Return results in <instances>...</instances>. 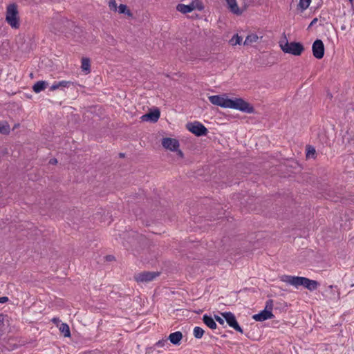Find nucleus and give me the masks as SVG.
<instances>
[{
	"label": "nucleus",
	"mask_w": 354,
	"mask_h": 354,
	"mask_svg": "<svg viewBox=\"0 0 354 354\" xmlns=\"http://www.w3.org/2000/svg\"><path fill=\"white\" fill-rule=\"evenodd\" d=\"M279 46L285 53L299 56L304 50L303 44L300 42L292 41L288 42L286 35H284V40L279 41Z\"/></svg>",
	"instance_id": "f257e3e1"
},
{
	"label": "nucleus",
	"mask_w": 354,
	"mask_h": 354,
	"mask_svg": "<svg viewBox=\"0 0 354 354\" xmlns=\"http://www.w3.org/2000/svg\"><path fill=\"white\" fill-rule=\"evenodd\" d=\"M6 21L12 28H19V16L16 3H10L7 6Z\"/></svg>",
	"instance_id": "f03ea898"
},
{
	"label": "nucleus",
	"mask_w": 354,
	"mask_h": 354,
	"mask_svg": "<svg viewBox=\"0 0 354 354\" xmlns=\"http://www.w3.org/2000/svg\"><path fill=\"white\" fill-rule=\"evenodd\" d=\"M229 108L239 110L247 113H254V106L248 102L245 101L243 98L230 99Z\"/></svg>",
	"instance_id": "7ed1b4c3"
},
{
	"label": "nucleus",
	"mask_w": 354,
	"mask_h": 354,
	"mask_svg": "<svg viewBox=\"0 0 354 354\" xmlns=\"http://www.w3.org/2000/svg\"><path fill=\"white\" fill-rule=\"evenodd\" d=\"M308 279V278L304 277L291 275H283L281 277L282 281L292 285L296 288H298L299 286H303L306 288Z\"/></svg>",
	"instance_id": "20e7f679"
},
{
	"label": "nucleus",
	"mask_w": 354,
	"mask_h": 354,
	"mask_svg": "<svg viewBox=\"0 0 354 354\" xmlns=\"http://www.w3.org/2000/svg\"><path fill=\"white\" fill-rule=\"evenodd\" d=\"M186 128L198 137L206 136L208 133L207 129L198 121L188 122L186 124Z\"/></svg>",
	"instance_id": "39448f33"
},
{
	"label": "nucleus",
	"mask_w": 354,
	"mask_h": 354,
	"mask_svg": "<svg viewBox=\"0 0 354 354\" xmlns=\"http://www.w3.org/2000/svg\"><path fill=\"white\" fill-rule=\"evenodd\" d=\"M158 272L145 271L134 275V279L138 283H147L153 281L156 277L159 276Z\"/></svg>",
	"instance_id": "423d86ee"
},
{
	"label": "nucleus",
	"mask_w": 354,
	"mask_h": 354,
	"mask_svg": "<svg viewBox=\"0 0 354 354\" xmlns=\"http://www.w3.org/2000/svg\"><path fill=\"white\" fill-rule=\"evenodd\" d=\"M209 102L214 105L219 106L223 108H229L230 103V98H228L226 95H216L209 97Z\"/></svg>",
	"instance_id": "0eeeda50"
},
{
	"label": "nucleus",
	"mask_w": 354,
	"mask_h": 354,
	"mask_svg": "<svg viewBox=\"0 0 354 354\" xmlns=\"http://www.w3.org/2000/svg\"><path fill=\"white\" fill-rule=\"evenodd\" d=\"M222 317L225 319L227 324L235 330L243 333V329L239 326L235 315L231 312H225L221 313Z\"/></svg>",
	"instance_id": "6e6552de"
},
{
	"label": "nucleus",
	"mask_w": 354,
	"mask_h": 354,
	"mask_svg": "<svg viewBox=\"0 0 354 354\" xmlns=\"http://www.w3.org/2000/svg\"><path fill=\"white\" fill-rule=\"evenodd\" d=\"M313 55V56L320 59L323 58L324 55V45L323 41L321 39H316L312 46Z\"/></svg>",
	"instance_id": "1a4fd4ad"
},
{
	"label": "nucleus",
	"mask_w": 354,
	"mask_h": 354,
	"mask_svg": "<svg viewBox=\"0 0 354 354\" xmlns=\"http://www.w3.org/2000/svg\"><path fill=\"white\" fill-rule=\"evenodd\" d=\"M162 145L166 149L177 151L179 148V141L175 138H164L162 140Z\"/></svg>",
	"instance_id": "9d476101"
},
{
	"label": "nucleus",
	"mask_w": 354,
	"mask_h": 354,
	"mask_svg": "<svg viewBox=\"0 0 354 354\" xmlns=\"http://www.w3.org/2000/svg\"><path fill=\"white\" fill-rule=\"evenodd\" d=\"M160 116V112L158 109H156L153 111H150L146 114L142 116V120L143 121H150L152 122H156L158 120Z\"/></svg>",
	"instance_id": "9b49d317"
},
{
	"label": "nucleus",
	"mask_w": 354,
	"mask_h": 354,
	"mask_svg": "<svg viewBox=\"0 0 354 354\" xmlns=\"http://www.w3.org/2000/svg\"><path fill=\"white\" fill-rule=\"evenodd\" d=\"M274 317L272 313L267 309H264L257 314L252 316V318L257 322H263Z\"/></svg>",
	"instance_id": "f8f14e48"
},
{
	"label": "nucleus",
	"mask_w": 354,
	"mask_h": 354,
	"mask_svg": "<svg viewBox=\"0 0 354 354\" xmlns=\"http://www.w3.org/2000/svg\"><path fill=\"white\" fill-rule=\"evenodd\" d=\"M183 337V333L180 331H176L171 333L167 337V340H169L174 345H180Z\"/></svg>",
	"instance_id": "ddd939ff"
},
{
	"label": "nucleus",
	"mask_w": 354,
	"mask_h": 354,
	"mask_svg": "<svg viewBox=\"0 0 354 354\" xmlns=\"http://www.w3.org/2000/svg\"><path fill=\"white\" fill-rule=\"evenodd\" d=\"M203 322H204V324L208 326L209 328L214 330V329H216L217 328V324L214 320V319H213L212 317V316L210 315H208L207 314L204 315L203 316Z\"/></svg>",
	"instance_id": "4468645a"
},
{
	"label": "nucleus",
	"mask_w": 354,
	"mask_h": 354,
	"mask_svg": "<svg viewBox=\"0 0 354 354\" xmlns=\"http://www.w3.org/2000/svg\"><path fill=\"white\" fill-rule=\"evenodd\" d=\"M194 8L195 6L194 5V3H192L189 5L179 3L176 7L177 10L183 14L191 12L194 10Z\"/></svg>",
	"instance_id": "2eb2a0df"
},
{
	"label": "nucleus",
	"mask_w": 354,
	"mask_h": 354,
	"mask_svg": "<svg viewBox=\"0 0 354 354\" xmlns=\"http://www.w3.org/2000/svg\"><path fill=\"white\" fill-rule=\"evenodd\" d=\"M47 86L48 83L46 81H38L33 85L32 90L35 93H39L44 91Z\"/></svg>",
	"instance_id": "dca6fc26"
},
{
	"label": "nucleus",
	"mask_w": 354,
	"mask_h": 354,
	"mask_svg": "<svg viewBox=\"0 0 354 354\" xmlns=\"http://www.w3.org/2000/svg\"><path fill=\"white\" fill-rule=\"evenodd\" d=\"M227 4L229 5V7L230 8V10L236 15H241L242 12L239 8L236 0H226Z\"/></svg>",
	"instance_id": "f3484780"
},
{
	"label": "nucleus",
	"mask_w": 354,
	"mask_h": 354,
	"mask_svg": "<svg viewBox=\"0 0 354 354\" xmlns=\"http://www.w3.org/2000/svg\"><path fill=\"white\" fill-rule=\"evenodd\" d=\"M81 68L82 71L85 72L86 73H89L91 72V64L89 58L83 57L82 59Z\"/></svg>",
	"instance_id": "a211bd4d"
},
{
	"label": "nucleus",
	"mask_w": 354,
	"mask_h": 354,
	"mask_svg": "<svg viewBox=\"0 0 354 354\" xmlns=\"http://www.w3.org/2000/svg\"><path fill=\"white\" fill-rule=\"evenodd\" d=\"M319 286V283L317 281L308 279L306 288L310 291H314L317 289Z\"/></svg>",
	"instance_id": "6ab92c4d"
},
{
	"label": "nucleus",
	"mask_w": 354,
	"mask_h": 354,
	"mask_svg": "<svg viewBox=\"0 0 354 354\" xmlns=\"http://www.w3.org/2000/svg\"><path fill=\"white\" fill-rule=\"evenodd\" d=\"M311 3V0H299V2L297 5V10H300L301 12L306 10Z\"/></svg>",
	"instance_id": "aec40b11"
},
{
	"label": "nucleus",
	"mask_w": 354,
	"mask_h": 354,
	"mask_svg": "<svg viewBox=\"0 0 354 354\" xmlns=\"http://www.w3.org/2000/svg\"><path fill=\"white\" fill-rule=\"evenodd\" d=\"M10 125L6 121L0 122V133L8 135L10 133Z\"/></svg>",
	"instance_id": "412c9836"
},
{
	"label": "nucleus",
	"mask_w": 354,
	"mask_h": 354,
	"mask_svg": "<svg viewBox=\"0 0 354 354\" xmlns=\"http://www.w3.org/2000/svg\"><path fill=\"white\" fill-rule=\"evenodd\" d=\"M59 330L64 334L66 337H71V331L69 326L66 323H62L59 326Z\"/></svg>",
	"instance_id": "4be33fe9"
},
{
	"label": "nucleus",
	"mask_w": 354,
	"mask_h": 354,
	"mask_svg": "<svg viewBox=\"0 0 354 354\" xmlns=\"http://www.w3.org/2000/svg\"><path fill=\"white\" fill-rule=\"evenodd\" d=\"M118 12L120 14L127 15L129 17H132V15H133L131 11L124 4H120L118 6Z\"/></svg>",
	"instance_id": "5701e85b"
},
{
	"label": "nucleus",
	"mask_w": 354,
	"mask_h": 354,
	"mask_svg": "<svg viewBox=\"0 0 354 354\" xmlns=\"http://www.w3.org/2000/svg\"><path fill=\"white\" fill-rule=\"evenodd\" d=\"M259 37L256 34L249 35L246 37L245 39L244 45L252 44V43L257 41Z\"/></svg>",
	"instance_id": "b1692460"
},
{
	"label": "nucleus",
	"mask_w": 354,
	"mask_h": 354,
	"mask_svg": "<svg viewBox=\"0 0 354 354\" xmlns=\"http://www.w3.org/2000/svg\"><path fill=\"white\" fill-rule=\"evenodd\" d=\"M316 154V150L314 147L311 145H307L306 146V158H315V155Z\"/></svg>",
	"instance_id": "393cba45"
},
{
	"label": "nucleus",
	"mask_w": 354,
	"mask_h": 354,
	"mask_svg": "<svg viewBox=\"0 0 354 354\" xmlns=\"http://www.w3.org/2000/svg\"><path fill=\"white\" fill-rule=\"evenodd\" d=\"M205 330L199 326H196L194 328L193 334L194 337L196 339H201L203 336Z\"/></svg>",
	"instance_id": "a878e982"
},
{
	"label": "nucleus",
	"mask_w": 354,
	"mask_h": 354,
	"mask_svg": "<svg viewBox=\"0 0 354 354\" xmlns=\"http://www.w3.org/2000/svg\"><path fill=\"white\" fill-rule=\"evenodd\" d=\"M58 84L59 86V88L62 89L64 88H69L71 86H75V84L71 81H60L58 82Z\"/></svg>",
	"instance_id": "bb28decb"
},
{
	"label": "nucleus",
	"mask_w": 354,
	"mask_h": 354,
	"mask_svg": "<svg viewBox=\"0 0 354 354\" xmlns=\"http://www.w3.org/2000/svg\"><path fill=\"white\" fill-rule=\"evenodd\" d=\"M242 41V37H239L237 34L234 35L231 39L230 40V43L232 46H236L237 44H240Z\"/></svg>",
	"instance_id": "cd10ccee"
},
{
	"label": "nucleus",
	"mask_w": 354,
	"mask_h": 354,
	"mask_svg": "<svg viewBox=\"0 0 354 354\" xmlns=\"http://www.w3.org/2000/svg\"><path fill=\"white\" fill-rule=\"evenodd\" d=\"M109 6L111 10L116 11L118 7L115 0H109Z\"/></svg>",
	"instance_id": "c85d7f7f"
},
{
	"label": "nucleus",
	"mask_w": 354,
	"mask_h": 354,
	"mask_svg": "<svg viewBox=\"0 0 354 354\" xmlns=\"http://www.w3.org/2000/svg\"><path fill=\"white\" fill-rule=\"evenodd\" d=\"M272 308H273V300L268 299L266 303L265 309L269 310L272 312Z\"/></svg>",
	"instance_id": "c756f323"
},
{
	"label": "nucleus",
	"mask_w": 354,
	"mask_h": 354,
	"mask_svg": "<svg viewBox=\"0 0 354 354\" xmlns=\"http://www.w3.org/2000/svg\"><path fill=\"white\" fill-rule=\"evenodd\" d=\"M167 341H168L167 339L159 340L156 344V346H158V347H163L165 344H168Z\"/></svg>",
	"instance_id": "7c9ffc66"
},
{
	"label": "nucleus",
	"mask_w": 354,
	"mask_h": 354,
	"mask_svg": "<svg viewBox=\"0 0 354 354\" xmlns=\"http://www.w3.org/2000/svg\"><path fill=\"white\" fill-rule=\"evenodd\" d=\"M224 319H225L224 318H221L218 315H214V320L216 321L221 325L224 324V323H225Z\"/></svg>",
	"instance_id": "2f4dec72"
},
{
	"label": "nucleus",
	"mask_w": 354,
	"mask_h": 354,
	"mask_svg": "<svg viewBox=\"0 0 354 354\" xmlns=\"http://www.w3.org/2000/svg\"><path fill=\"white\" fill-rule=\"evenodd\" d=\"M59 86L58 84V82H54V84L50 86V91H55L56 89H59Z\"/></svg>",
	"instance_id": "473e14b6"
},
{
	"label": "nucleus",
	"mask_w": 354,
	"mask_h": 354,
	"mask_svg": "<svg viewBox=\"0 0 354 354\" xmlns=\"http://www.w3.org/2000/svg\"><path fill=\"white\" fill-rule=\"evenodd\" d=\"M318 21V19L317 18H314L312 21L310 22V24H309L308 27V29H309L311 26H314Z\"/></svg>",
	"instance_id": "72a5a7b5"
},
{
	"label": "nucleus",
	"mask_w": 354,
	"mask_h": 354,
	"mask_svg": "<svg viewBox=\"0 0 354 354\" xmlns=\"http://www.w3.org/2000/svg\"><path fill=\"white\" fill-rule=\"evenodd\" d=\"M9 300L8 297H0V303L3 304L7 302Z\"/></svg>",
	"instance_id": "f704fd0d"
},
{
	"label": "nucleus",
	"mask_w": 354,
	"mask_h": 354,
	"mask_svg": "<svg viewBox=\"0 0 354 354\" xmlns=\"http://www.w3.org/2000/svg\"><path fill=\"white\" fill-rule=\"evenodd\" d=\"M57 162V160L56 158H51L49 160V164H50V165H55Z\"/></svg>",
	"instance_id": "c9c22d12"
},
{
	"label": "nucleus",
	"mask_w": 354,
	"mask_h": 354,
	"mask_svg": "<svg viewBox=\"0 0 354 354\" xmlns=\"http://www.w3.org/2000/svg\"><path fill=\"white\" fill-rule=\"evenodd\" d=\"M176 151L177 152L178 156H179L180 158H183L184 154L181 150L178 149Z\"/></svg>",
	"instance_id": "e433bc0d"
},
{
	"label": "nucleus",
	"mask_w": 354,
	"mask_h": 354,
	"mask_svg": "<svg viewBox=\"0 0 354 354\" xmlns=\"http://www.w3.org/2000/svg\"><path fill=\"white\" fill-rule=\"evenodd\" d=\"M5 317L6 315H4L3 314H0V323L3 322Z\"/></svg>",
	"instance_id": "4c0bfd02"
},
{
	"label": "nucleus",
	"mask_w": 354,
	"mask_h": 354,
	"mask_svg": "<svg viewBox=\"0 0 354 354\" xmlns=\"http://www.w3.org/2000/svg\"><path fill=\"white\" fill-rule=\"evenodd\" d=\"M106 259L108 260V261H112L113 259H114V257L112 256V255H107L106 257Z\"/></svg>",
	"instance_id": "58836bf2"
},
{
	"label": "nucleus",
	"mask_w": 354,
	"mask_h": 354,
	"mask_svg": "<svg viewBox=\"0 0 354 354\" xmlns=\"http://www.w3.org/2000/svg\"><path fill=\"white\" fill-rule=\"evenodd\" d=\"M348 2H349L350 5H351L352 7H353V6H354V0H348Z\"/></svg>",
	"instance_id": "ea45409f"
},
{
	"label": "nucleus",
	"mask_w": 354,
	"mask_h": 354,
	"mask_svg": "<svg viewBox=\"0 0 354 354\" xmlns=\"http://www.w3.org/2000/svg\"><path fill=\"white\" fill-rule=\"evenodd\" d=\"M197 8H198L199 10H201L203 9V6H197Z\"/></svg>",
	"instance_id": "a19ab883"
},
{
	"label": "nucleus",
	"mask_w": 354,
	"mask_h": 354,
	"mask_svg": "<svg viewBox=\"0 0 354 354\" xmlns=\"http://www.w3.org/2000/svg\"><path fill=\"white\" fill-rule=\"evenodd\" d=\"M57 321H58L57 318H53V322H55V323L57 322Z\"/></svg>",
	"instance_id": "79ce46f5"
},
{
	"label": "nucleus",
	"mask_w": 354,
	"mask_h": 354,
	"mask_svg": "<svg viewBox=\"0 0 354 354\" xmlns=\"http://www.w3.org/2000/svg\"><path fill=\"white\" fill-rule=\"evenodd\" d=\"M119 156L120 157H124V153H119Z\"/></svg>",
	"instance_id": "37998d69"
},
{
	"label": "nucleus",
	"mask_w": 354,
	"mask_h": 354,
	"mask_svg": "<svg viewBox=\"0 0 354 354\" xmlns=\"http://www.w3.org/2000/svg\"><path fill=\"white\" fill-rule=\"evenodd\" d=\"M329 288H333V286H329Z\"/></svg>",
	"instance_id": "c03bdc74"
}]
</instances>
